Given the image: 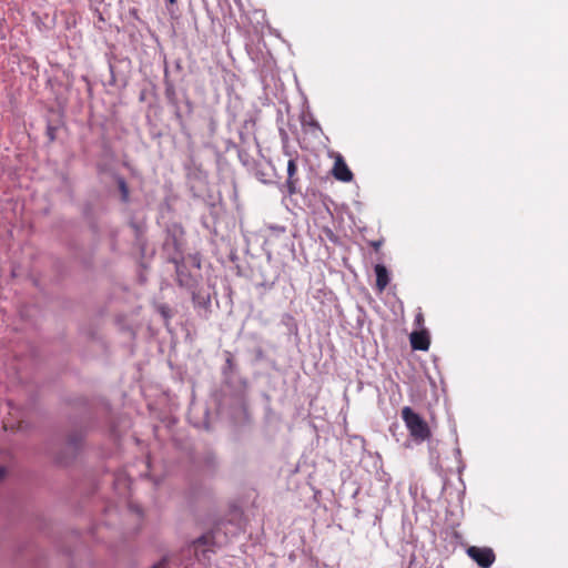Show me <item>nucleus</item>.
<instances>
[{
  "mask_svg": "<svg viewBox=\"0 0 568 568\" xmlns=\"http://www.w3.org/2000/svg\"><path fill=\"white\" fill-rule=\"evenodd\" d=\"M163 85L164 98L168 106L171 109L173 119L179 125L180 132L186 139H191L192 134L187 124V118L194 112V101L191 99L187 90L179 92L174 80L171 78L169 62L166 57L163 59Z\"/></svg>",
  "mask_w": 568,
  "mask_h": 568,
  "instance_id": "1",
  "label": "nucleus"
},
{
  "mask_svg": "<svg viewBox=\"0 0 568 568\" xmlns=\"http://www.w3.org/2000/svg\"><path fill=\"white\" fill-rule=\"evenodd\" d=\"M223 357L224 364L221 366L222 384L237 399L241 407L246 410L248 379L241 374L239 362L231 351H223Z\"/></svg>",
  "mask_w": 568,
  "mask_h": 568,
  "instance_id": "2",
  "label": "nucleus"
},
{
  "mask_svg": "<svg viewBox=\"0 0 568 568\" xmlns=\"http://www.w3.org/2000/svg\"><path fill=\"white\" fill-rule=\"evenodd\" d=\"M229 523L231 520L226 518H219L213 523L211 529L189 542L187 549L193 551L197 561L210 562L212 555L216 552V547H219L216 536L222 527Z\"/></svg>",
  "mask_w": 568,
  "mask_h": 568,
  "instance_id": "3",
  "label": "nucleus"
},
{
  "mask_svg": "<svg viewBox=\"0 0 568 568\" xmlns=\"http://www.w3.org/2000/svg\"><path fill=\"white\" fill-rule=\"evenodd\" d=\"M186 232L180 222H169L163 230L161 252L165 261L184 255Z\"/></svg>",
  "mask_w": 568,
  "mask_h": 568,
  "instance_id": "4",
  "label": "nucleus"
},
{
  "mask_svg": "<svg viewBox=\"0 0 568 568\" xmlns=\"http://www.w3.org/2000/svg\"><path fill=\"white\" fill-rule=\"evenodd\" d=\"M187 190L194 200H202L203 194L196 183L207 184L209 172L204 169L202 162L193 154L187 155L183 163Z\"/></svg>",
  "mask_w": 568,
  "mask_h": 568,
  "instance_id": "5",
  "label": "nucleus"
},
{
  "mask_svg": "<svg viewBox=\"0 0 568 568\" xmlns=\"http://www.w3.org/2000/svg\"><path fill=\"white\" fill-rule=\"evenodd\" d=\"M285 153L288 155L286 178L284 181H281L282 178L278 175L276 186L284 196L292 199L294 195L302 194V178L298 171L300 154L296 151L294 155L287 151Z\"/></svg>",
  "mask_w": 568,
  "mask_h": 568,
  "instance_id": "6",
  "label": "nucleus"
},
{
  "mask_svg": "<svg viewBox=\"0 0 568 568\" xmlns=\"http://www.w3.org/2000/svg\"><path fill=\"white\" fill-rule=\"evenodd\" d=\"M191 302L196 315L201 318L209 320L212 314V295L216 296L214 286L202 285L201 282L194 288H189Z\"/></svg>",
  "mask_w": 568,
  "mask_h": 568,
  "instance_id": "7",
  "label": "nucleus"
},
{
  "mask_svg": "<svg viewBox=\"0 0 568 568\" xmlns=\"http://www.w3.org/2000/svg\"><path fill=\"white\" fill-rule=\"evenodd\" d=\"M402 418L415 442L422 443L430 438L432 432L427 422L412 407L405 406L402 409Z\"/></svg>",
  "mask_w": 568,
  "mask_h": 568,
  "instance_id": "8",
  "label": "nucleus"
},
{
  "mask_svg": "<svg viewBox=\"0 0 568 568\" xmlns=\"http://www.w3.org/2000/svg\"><path fill=\"white\" fill-rule=\"evenodd\" d=\"M84 437L85 432L82 428L72 430L67 437L64 447L54 456V462L60 466L73 463L82 448Z\"/></svg>",
  "mask_w": 568,
  "mask_h": 568,
  "instance_id": "9",
  "label": "nucleus"
},
{
  "mask_svg": "<svg viewBox=\"0 0 568 568\" xmlns=\"http://www.w3.org/2000/svg\"><path fill=\"white\" fill-rule=\"evenodd\" d=\"M168 263L174 265L175 268V282L179 287L189 290L194 288L196 284H199L202 280V275L200 272L196 274L192 273L190 270V265L186 262L185 254L179 256L178 258L169 260Z\"/></svg>",
  "mask_w": 568,
  "mask_h": 568,
  "instance_id": "10",
  "label": "nucleus"
},
{
  "mask_svg": "<svg viewBox=\"0 0 568 568\" xmlns=\"http://www.w3.org/2000/svg\"><path fill=\"white\" fill-rule=\"evenodd\" d=\"M168 263L174 265L175 268V282L179 287L189 290L194 288L196 284H199L202 280V275L200 272L196 274L192 273L190 270V265L186 262L185 254L179 256L178 258L169 260Z\"/></svg>",
  "mask_w": 568,
  "mask_h": 568,
  "instance_id": "11",
  "label": "nucleus"
},
{
  "mask_svg": "<svg viewBox=\"0 0 568 568\" xmlns=\"http://www.w3.org/2000/svg\"><path fill=\"white\" fill-rule=\"evenodd\" d=\"M466 552L481 568H489L496 559L494 550L489 547L470 546Z\"/></svg>",
  "mask_w": 568,
  "mask_h": 568,
  "instance_id": "12",
  "label": "nucleus"
},
{
  "mask_svg": "<svg viewBox=\"0 0 568 568\" xmlns=\"http://www.w3.org/2000/svg\"><path fill=\"white\" fill-rule=\"evenodd\" d=\"M51 116L47 118L45 135L49 143H53L57 140V132L64 125V115L62 112H55L50 110Z\"/></svg>",
  "mask_w": 568,
  "mask_h": 568,
  "instance_id": "13",
  "label": "nucleus"
},
{
  "mask_svg": "<svg viewBox=\"0 0 568 568\" xmlns=\"http://www.w3.org/2000/svg\"><path fill=\"white\" fill-rule=\"evenodd\" d=\"M267 165L271 166V172H268L267 168L264 166L262 163L255 162L253 166V174L263 184H276L278 174L272 166L271 162H268Z\"/></svg>",
  "mask_w": 568,
  "mask_h": 568,
  "instance_id": "14",
  "label": "nucleus"
},
{
  "mask_svg": "<svg viewBox=\"0 0 568 568\" xmlns=\"http://www.w3.org/2000/svg\"><path fill=\"white\" fill-rule=\"evenodd\" d=\"M332 174L336 180L341 182H351L354 178L353 172L349 170L341 155L335 160Z\"/></svg>",
  "mask_w": 568,
  "mask_h": 568,
  "instance_id": "15",
  "label": "nucleus"
},
{
  "mask_svg": "<svg viewBox=\"0 0 568 568\" xmlns=\"http://www.w3.org/2000/svg\"><path fill=\"white\" fill-rule=\"evenodd\" d=\"M247 339L251 342L252 346L247 348L248 353L253 354V362L258 363L266 358L262 337L256 333H251L247 336Z\"/></svg>",
  "mask_w": 568,
  "mask_h": 568,
  "instance_id": "16",
  "label": "nucleus"
},
{
  "mask_svg": "<svg viewBox=\"0 0 568 568\" xmlns=\"http://www.w3.org/2000/svg\"><path fill=\"white\" fill-rule=\"evenodd\" d=\"M430 338L427 331H415L410 334V346L415 351H428Z\"/></svg>",
  "mask_w": 568,
  "mask_h": 568,
  "instance_id": "17",
  "label": "nucleus"
},
{
  "mask_svg": "<svg viewBox=\"0 0 568 568\" xmlns=\"http://www.w3.org/2000/svg\"><path fill=\"white\" fill-rule=\"evenodd\" d=\"M112 179L114 180L118 190L120 192V202L129 204L131 202L130 187L124 176L119 173H113Z\"/></svg>",
  "mask_w": 568,
  "mask_h": 568,
  "instance_id": "18",
  "label": "nucleus"
},
{
  "mask_svg": "<svg viewBox=\"0 0 568 568\" xmlns=\"http://www.w3.org/2000/svg\"><path fill=\"white\" fill-rule=\"evenodd\" d=\"M374 272L376 275V288L379 292H383L386 286L389 284L390 277L389 273L385 265L383 264H376L374 267Z\"/></svg>",
  "mask_w": 568,
  "mask_h": 568,
  "instance_id": "19",
  "label": "nucleus"
},
{
  "mask_svg": "<svg viewBox=\"0 0 568 568\" xmlns=\"http://www.w3.org/2000/svg\"><path fill=\"white\" fill-rule=\"evenodd\" d=\"M301 124L304 130L308 129L312 133H315L316 131H322L321 125L315 120L314 115L310 112L302 114Z\"/></svg>",
  "mask_w": 568,
  "mask_h": 568,
  "instance_id": "20",
  "label": "nucleus"
},
{
  "mask_svg": "<svg viewBox=\"0 0 568 568\" xmlns=\"http://www.w3.org/2000/svg\"><path fill=\"white\" fill-rule=\"evenodd\" d=\"M130 226L134 230V232H135V241H136V243H138V245L140 247V251H141L142 255H144V251H145V247H146V239L143 235L144 229L140 224L134 222V221L130 222Z\"/></svg>",
  "mask_w": 568,
  "mask_h": 568,
  "instance_id": "21",
  "label": "nucleus"
},
{
  "mask_svg": "<svg viewBox=\"0 0 568 568\" xmlns=\"http://www.w3.org/2000/svg\"><path fill=\"white\" fill-rule=\"evenodd\" d=\"M186 262L190 267L195 268L197 272L201 271L202 267V254L199 252L190 253L185 255Z\"/></svg>",
  "mask_w": 568,
  "mask_h": 568,
  "instance_id": "22",
  "label": "nucleus"
},
{
  "mask_svg": "<svg viewBox=\"0 0 568 568\" xmlns=\"http://www.w3.org/2000/svg\"><path fill=\"white\" fill-rule=\"evenodd\" d=\"M160 211H161V213H164V212L171 213L174 211L172 196H165L163 199V201L160 204Z\"/></svg>",
  "mask_w": 568,
  "mask_h": 568,
  "instance_id": "23",
  "label": "nucleus"
},
{
  "mask_svg": "<svg viewBox=\"0 0 568 568\" xmlns=\"http://www.w3.org/2000/svg\"><path fill=\"white\" fill-rule=\"evenodd\" d=\"M156 311L165 321H169L173 315L172 310L168 304H159L156 306Z\"/></svg>",
  "mask_w": 568,
  "mask_h": 568,
  "instance_id": "24",
  "label": "nucleus"
},
{
  "mask_svg": "<svg viewBox=\"0 0 568 568\" xmlns=\"http://www.w3.org/2000/svg\"><path fill=\"white\" fill-rule=\"evenodd\" d=\"M274 284H275V280H268L262 275V280L256 283V286L263 287L265 290H271V288H273Z\"/></svg>",
  "mask_w": 568,
  "mask_h": 568,
  "instance_id": "25",
  "label": "nucleus"
},
{
  "mask_svg": "<svg viewBox=\"0 0 568 568\" xmlns=\"http://www.w3.org/2000/svg\"><path fill=\"white\" fill-rule=\"evenodd\" d=\"M323 232L324 234L326 235V237L334 244H338L339 243V237L333 232V230H331L329 227H324L323 229Z\"/></svg>",
  "mask_w": 568,
  "mask_h": 568,
  "instance_id": "26",
  "label": "nucleus"
},
{
  "mask_svg": "<svg viewBox=\"0 0 568 568\" xmlns=\"http://www.w3.org/2000/svg\"><path fill=\"white\" fill-rule=\"evenodd\" d=\"M175 4H176V0H166V9L172 19L178 18L176 9L174 8Z\"/></svg>",
  "mask_w": 568,
  "mask_h": 568,
  "instance_id": "27",
  "label": "nucleus"
},
{
  "mask_svg": "<svg viewBox=\"0 0 568 568\" xmlns=\"http://www.w3.org/2000/svg\"><path fill=\"white\" fill-rule=\"evenodd\" d=\"M454 455H455V457H456V459L458 462L457 470L459 473H462L463 469L465 468V464H464V462L462 459V450H460V448L458 446L454 449Z\"/></svg>",
  "mask_w": 568,
  "mask_h": 568,
  "instance_id": "28",
  "label": "nucleus"
},
{
  "mask_svg": "<svg viewBox=\"0 0 568 568\" xmlns=\"http://www.w3.org/2000/svg\"><path fill=\"white\" fill-rule=\"evenodd\" d=\"M282 323L286 326H293L295 329H297L295 318L293 317V315H291L288 313L283 315Z\"/></svg>",
  "mask_w": 568,
  "mask_h": 568,
  "instance_id": "29",
  "label": "nucleus"
},
{
  "mask_svg": "<svg viewBox=\"0 0 568 568\" xmlns=\"http://www.w3.org/2000/svg\"><path fill=\"white\" fill-rule=\"evenodd\" d=\"M215 160H216V166H217V171L221 170L222 165L223 164H226L227 161L225 159V156L223 155V153L219 150H215Z\"/></svg>",
  "mask_w": 568,
  "mask_h": 568,
  "instance_id": "30",
  "label": "nucleus"
},
{
  "mask_svg": "<svg viewBox=\"0 0 568 568\" xmlns=\"http://www.w3.org/2000/svg\"><path fill=\"white\" fill-rule=\"evenodd\" d=\"M173 70L175 73H182L184 68H183V60L181 58H176L174 61H173Z\"/></svg>",
  "mask_w": 568,
  "mask_h": 568,
  "instance_id": "31",
  "label": "nucleus"
},
{
  "mask_svg": "<svg viewBox=\"0 0 568 568\" xmlns=\"http://www.w3.org/2000/svg\"><path fill=\"white\" fill-rule=\"evenodd\" d=\"M416 560H417V557H416L415 552H410L407 565H405V562H403L402 568H414Z\"/></svg>",
  "mask_w": 568,
  "mask_h": 568,
  "instance_id": "32",
  "label": "nucleus"
},
{
  "mask_svg": "<svg viewBox=\"0 0 568 568\" xmlns=\"http://www.w3.org/2000/svg\"><path fill=\"white\" fill-rule=\"evenodd\" d=\"M109 70H110V81H109V83L111 85H114L116 83V78H115V73H114V65L111 62V60H109Z\"/></svg>",
  "mask_w": 568,
  "mask_h": 568,
  "instance_id": "33",
  "label": "nucleus"
},
{
  "mask_svg": "<svg viewBox=\"0 0 568 568\" xmlns=\"http://www.w3.org/2000/svg\"><path fill=\"white\" fill-rule=\"evenodd\" d=\"M270 230L273 231L276 234H282V233H285L286 227L282 226V225H271Z\"/></svg>",
  "mask_w": 568,
  "mask_h": 568,
  "instance_id": "34",
  "label": "nucleus"
},
{
  "mask_svg": "<svg viewBox=\"0 0 568 568\" xmlns=\"http://www.w3.org/2000/svg\"><path fill=\"white\" fill-rule=\"evenodd\" d=\"M383 243H384V240H383V239H381V240H376V241H371V242H369V245H371V246H372L376 252H378V251H379V248H381V246L383 245Z\"/></svg>",
  "mask_w": 568,
  "mask_h": 568,
  "instance_id": "35",
  "label": "nucleus"
},
{
  "mask_svg": "<svg viewBox=\"0 0 568 568\" xmlns=\"http://www.w3.org/2000/svg\"><path fill=\"white\" fill-rule=\"evenodd\" d=\"M168 566V558L163 557L160 561L154 564L151 568H165Z\"/></svg>",
  "mask_w": 568,
  "mask_h": 568,
  "instance_id": "36",
  "label": "nucleus"
},
{
  "mask_svg": "<svg viewBox=\"0 0 568 568\" xmlns=\"http://www.w3.org/2000/svg\"><path fill=\"white\" fill-rule=\"evenodd\" d=\"M130 16H132L134 19L139 20V11L135 8L130 9L129 11Z\"/></svg>",
  "mask_w": 568,
  "mask_h": 568,
  "instance_id": "37",
  "label": "nucleus"
},
{
  "mask_svg": "<svg viewBox=\"0 0 568 568\" xmlns=\"http://www.w3.org/2000/svg\"><path fill=\"white\" fill-rule=\"evenodd\" d=\"M7 469L3 466H0V481L6 477Z\"/></svg>",
  "mask_w": 568,
  "mask_h": 568,
  "instance_id": "38",
  "label": "nucleus"
},
{
  "mask_svg": "<svg viewBox=\"0 0 568 568\" xmlns=\"http://www.w3.org/2000/svg\"><path fill=\"white\" fill-rule=\"evenodd\" d=\"M145 98H146V93H145V91L143 90V91H141V92H140L139 101H140V102H143V101H145Z\"/></svg>",
  "mask_w": 568,
  "mask_h": 568,
  "instance_id": "39",
  "label": "nucleus"
},
{
  "mask_svg": "<svg viewBox=\"0 0 568 568\" xmlns=\"http://www.w3.org/2000/svg\"><path fill=\"white\" fill-rule=\"evenodd\" d=\"M424 321L423 315L419 313L415 317V322L419 325Z\"/></svg>",
  "mask_w": 568,
  "mask_h": 568,
  "instance_id": "40",
  "label": "nucleus"
},
{
  "mask_svg": "<svg viewBox=\"0 0 568 568\" xmlns=\"http://www.w3.org/2000/svg\"><path fill=\"white\" fill-rule=\"evenodd\" d=\"M239 158H240L241 162H242L244 165H246V164H247V162H246L245 160H243L242 151H239Z\"/></svg>",
  "mask_w": 568,
  "mask_h": 568,
  "instance_id": "41",
  "label": "nucleus"
},
{
  "mask_svg": "<svg viewBox=\"0 0 568 568\" xmlns=\"http://www.w3.org/2000/svg\"><path fill=\"white\" fill-rule=\"evenodd\" d=\"M209 205H210L211 213H212L213 210H215V207H216V203L215 202H211V203H209Z\"/></svg>",
  "mask_w": 568,
  "mask_h": 568,
  "instance_id": "42",
  "label": "nucleus"
},
{
  "mask_svg": "<svg viewBox=\"0 0 568 568\" xmlns=\"http://www.w3.org/2000/svg\"><path fill=\"white\" fill-rule=\"evenodd\" d=\"M98 170H99V172H103V169L101 165H98Z\"/></svg>",
  "mask_w": 568,
  "mask_h": 568,
  "instance_id": "43",
  "label": "nucleus"
}]
</instances>
